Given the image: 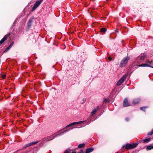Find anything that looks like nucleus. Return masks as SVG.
<instances>
[{
  "mask_svg": "<svg viewBox=\"0 0 153 153\" xmlns=\"http://www.w3.org/2000/svg\"><path fill=\"white\" fill-rule=\"evenodd\" d=\"M79 153H83V150H81Z\"/></svg>",
  "mask_w": 153,
  "mask_h": 153,
  "instance_id": "obj_33",
  "label": "nucleus"
},
{
  "mask_svg": "<svg viewBox=\"0 0 153 153\" xmlns=\"http://www.w3.org/2000/svg\"><path fill=\"white\" fill-rule=\"evenodd\" d=\"M146 56L144 53L141 54L138 56L136 59L135 61V62H137L139 64L141 63L142 61L144 59Z\"/></svg>",
  "mask_w": 153,
  "mask_h": 153,
  "instance_id": "obj_2",
  "label": "nucleus"
},
{
  "mask_svg": "<svg viewBox=\"0 0 153 153\" xmlns=\"http://www.w3.org/2000/svg\"><path fill=\"white\" fill-rule=\"evenodd\" d=\"M115 31L116 32H118V29L117 28H116L115 30Z\"/></svg>",
  "mask_w": 153,
  "mask_h": 153,
  "instance_id": "obj_31",
  "label": "nucleus"
},
{
  "mask_svg": "<svg viewBox=\"0 0 153 153\" xmlns=\"http://www.w3.org/2000/svg\"><path fill=\"white\" fill-rule=\"evenodd\" d=\"M103 102H109V101L107 98H105Z\"/></svg>",
  "mask_w": 153,
  "mask_h": 153,
  "instance_id": "obj_23",
  "label": "nucleus"
},
{
  "mask_svg": "<svg viewBox=\"0 0 153 153\" xmlns=\"http://www.w3.org/2000/svg\"><path fill=\"white\" fill-rule=\"evenodd\" d=\"M8 37V36L7 35H5L0 41V44L3 43L4 42V41L7 39Z\"/></svg>",
  "mask_w": 153,
  "mask_h": 153,
  "instance_id": "obj_8",
  "label": "nucleus"
},
{
  "mask_svg": "<svg viewBox=\"0 0 153 153\" xmlns=\"http://www.w3.org/2000/svg\"><path fill=\"white\" fill-rule=\"evenodd\" d=\"M13 42H12L10 45V46L11 47L13 45Z\"/></svg>",
  "mask_w": 153,
  "mask_h": 153,
  "instance_id": "obj_28",
  "label": "nucleus"
},
{
  "mask_svg": "<svg viewBox=\"0 0 153 153\" xmlns=\"http://www.w3.org/2000/svg\"><path fill=\"white\" fill-rule=\"evenodd\" d=\"M43 0H41L40 1H37L34 4L32 8V11H33L35 10L36 8L41 3L42 1Z\"/></svg>",
  "mask_w": 153,
  "mask_h": 153,
  "instance_id": "obj_4",
  "label": "nucleus"
},
{
  "mask_svg": "<svg viewBox=\"0 0 153 153\" xmlns=\"http://www.w3.org/2000/svg\"><path fill=\"white\" fill-rule=\"evenodd\" d=\"M139 67H150L153 68L152 67L150 66L148 64L145 63V64H142L140 65H139Z\"/></svg>",
  "mask_w": 153,
  "mask_h": 153,
  "instance_id": "obj_12",
  "label": "nucleus"
},
{
  "mask_svg": "<svg viewBox=\"0 0 153 153\" xmlns=\"http://www.w3.org/2000/svg\"><path fill=\"white\" fill-rule=\"evenodd\" d=\"M85 144L84 143H82L81 144H79L78 146V147L79 148H82V147H83L85 146Z\"/></svg>",
  "mask_w": 153,
  "mask_h": 153,
  "instance_id": "obj_18",
  "label": "nucleus"
},
{
  "mask_svg": "<svg viewBox=\"0 0 153 153\" xmlns=\"http://www.w3.org/2000/svg\"><path fill=\"white\" fill-rule=\"evenodd\" d=\"M138 144V143H135L132 145L131 144V149H133L135 148Z\"/></svg>",
  "mask_w": 153,
  "mask_h": 153,
  "instance_id": "obj_13",
  "label": "nucleus"
},
{
  "mask_svg": "<svg viewBox=\"0 0 153 153\" xmlns=\"http://www.w3.org/2000/svg\"><path fill=\"white\" fill-rule=\"evenodd\" d=\"M151 63V62H150L149 61H148L147 62L146 64H148L149 65Z\"/></svg>",
  "mask_w": 153,
  "mask_h": 153,
  "instance_id": "obj_29",
  "label": "nucleus"
},
{
  "mask_svg": "<svg viewBox=\"0 0 153 153\" xmlns=\"http://www.w3.org/2000/svg\"><path fill=\"white\" fill-rule=\"evenodd\" d=\"M106 31V29L105 28H102L101 29V31L102 32H105Z\"/></svg>",
  "mask_w": 153,
  "mask_h": 153,
  "instance_id": "obj_20",
  "label": "nucleus"
},
{
  "mask_svg": "<svg viewBox=\"0 0 153 153\" xmlns=\"http://www.w3.org/2000/svg\"><path fill=\"white\" fill-rule=\"evenodd\" d=\"M85 121H82L77 122H74V125L76 124H78L79 123H82L84 122H85Z\"/></svg>",
  "mask_w": 153,
  "mask_h": 153,
  "instance_id": "obj_19",
  "label": "nucleus"
},
{
  "mask_svg": "<svg viewBox=\"0 0 153 153\" xmlns=\"http://www.w3.org/2000/svg\"><path fill=\"white\" fill-rule=\"evenodd\" d=\"M30 146V143H27V144H25L23 146V148H26V147H28V146Z\"/></svg>",
  "mask_w": 153,
  "mask_h": 153,
  "instance_id": "obj_21",
  "label": "nucleus"
},
{
  "mask_svg": "<svg viewBox=\"0 0 153 153\" xmlns=\"http://www.w3.org/2000/svg\"><path fill=\"white\" fill-rule=\"evenodd\" d=\"M150 138H148L145 139L143 141L144 143H147L150 140Z\"/></svg>",
  "mask_w": 153,
  "mask_h": 153,
  "instance_id": "obj_16",
  "label": "nucleus"
},
{
  "mask_svg": "<svg viewBox=\"0 0 153 153\" xmlns=\"http://www.w3.org/2000/svg\"><path fill=\"white\" fill-rule=\"evenodd\" d=\"M123 106L124 107H127L130 106L129 104L128 103V101L127 99H125L123 101Z\"/></svg>",
  "mask_w": 153,
  "mask_h": 153,
  "instance_id": "obj_6",
  "label": "nucleus"
},
{
  "mask_svg": "<svg viewBox=\"0 0 153 153\" xmlns=\"http://www.w3.org/2000/svg\"><path fill=\"white\" fill-rule=\"evenodd\" d=\"M94 150L93 148L91 147L86 149L85 153H90L92 152Z\"/></svg>",
  "mask_w": 153,
  "mask_h": 153,
  "instance_id": "obj_10",
  "label": "nucleus"
},
{
  "mask_svg": "<svg viewBox=\"0 0 153 153\" xmlns=\"http://www.w3.org/2000/svg\"><path fill=\"white\" fill-rule=\"evenodd\" d=\"M31 23V22L30 20L28 23V26H30V24Z\"/></svg>",
  "mask_w": 153,
  "mask_h": 153,
  "instance_id": "obj_27",
  "label": "nucleus"
},
{
  "mask_svg": "<svg viewBox=\"0 0 153 153\" xmlns=\"http://www.w3.org/2000/svg\"><path fill=\"white\" fill-rule=\"evenodd\" d=\"M74 125V123H72L69 124L68 125V126H66V127H65L66 128H68V127H69V126H73V125Z\"/></svg>",
  "mask_w": 153,
  "mask_h": 153,
  "instance_id": "obj_22",
  "label": "nucleus"
},
{
  "mask_svg": "<svg viewBox=\"0 0 153 153\" xmlns=\"http://www.w3.org/2000/svg\"><path fill=\"white\" fill-rule=\"evenodd\" d=\"M153 134V132L152 131L151 132L149 133L148 134V135H152Z\"/></svg>",
  "mask_w": 153,
  "mask_h": 153,
  "instance_id": "obj_26",
  "label": "nucleus"
},
{
  "mask_svg": "<svg viewBox=\"0 0 153 153\" xmlns=\"http://www.w3.org/2000/svg\"><path fill=\"white\" fill-rule=\"evenodd\" d=\"M38 142H39V141H34L33 142H31V143H30V145L31 146V145H33V144H36Z\"/></svg>",
  "mask_w": 153,
  "mask_h": 153,
  "instance_id": "obj_17",
  "label": "nucleus"
},
{
  "mask_svg": "<svg viewBox=\"0 0 153 153\" xmlns=\"http://www.w3.org/2000/svg\"><path fill=\"white\" fill-rule=\"evenodd\" d=\"M153 149V146H147L146 148V149L147 150H151Z\"/></svg>",
  "mask_w": 153,
  "mask_h": 153,
  "instance_id": "obj_15",
  "label": "nucleus"
},
{
  "mask_svg": "<svg viewBox=\"0 0 153 153\" xmlns=\"http://www.w3.org/2000/svg\"><path fill=\"white\" fill-rule=\"evenodd\" d=\"M140 100L139 98L135 99L132 101V103L134 105L138 104L140 102Z\"/></svg>",
  "mask_w": 153,
  "mask_h": 153,
  "instance_id": "obj_9",
  "label": "nucleus"
},
{
  "mask_svg": "<svg viewBox=\"0 0 153 153\" xmlns=\"http://www.w3.org/2000/svg\"><path fill=\"white\" fill-rule=\"evenodd\" d=\"M2 78H3V79H4L5 78V77H6V75H3L2 76Z\"/></svg>",
  "mask_w": 153,
  "mask_h": 153,
  "instance_id": "obj_30",
  "label": "nucleus"
},
{
  "mask_svg": "<svg viewBox=\"0 0 153 153\" xmlns=\"http://www.w3.org/2000/svg\"><path fill=\"white\" fill-rule=\"evenodd\" d=\"M108 59H109V60H111V58L110 57H108Z\"/></svg>",
  "mask_w": 153,
  "mask_h": 153,
  "instance_id": "obj_34",
  "label": "nucleus"
},
{
  "mask_svg": "<svg viewBox=\"0 0 153 153\" xmlns=\"http://www.w3.org/2000/svg\"><path fill=\"white\" fill-rule=\"evenodd\" d=\"M146 108H147V107H142L140 108V109L144 111V109Z\"/></svg>",
  "mask_w": 153,
  "mask_h": 153,
  "instance_id": "obj_24",
  "label": "nucleus"
},
{
  "mask_svg": "<svg viewBox=\"0 0 153 153\" xmlns=\"http://www.w3.org/2000/svg\"><path fill=\"white\" fill-rule=\"evenodd\" d=\"M117 153H118V152H117Z\"/></svg>",
  "mask_w": 153,
  "mask_h": 153,
  "instance_id": "obj_38",
  "label": "nucleus"
},
{
  "mask_svg": "<svg viewBox=\"0 0 153 153\" xmlns=\"http://www.w3.org/2000/svg\"><path fill=\"white\" fill-rule=\"evenodd\" d=\"M11 48V47L10 46L8 47L6 49L5 51H6V52L8 51Z\"/></svg>",
  "mask_w": 153,
  "mask_h": 153,
  "instance_id": "obj_25",
  "label": "nucleus"
},
{
  "mask_svg": "<svg viewBox=\"0 0 153 153\" xmlns=\"http://www.w3.org/2000/svg\"><path fill=\"white\" fill-rule=\"evenodd\" d=\"M67 131H66L65 132H66Z\"/></svg>",
  "mask_w": 153,
  "mask_h": 153,
  "instance_id": "obj_36",
  "label": "nucleus"
},
{
  "mask_svg": "<svg viewBox=\"0 0 153 153\" xmlns=\"http://www.w3.org/2000/svg\"><path fill=\"white\" fill-rule=\"evenodd\" d=\"M152 131H153V129H152Z\"/></svg>",
  "mask_w": 153,
  "mask_h": 153,
  "instance_id": "obj_37",
  "label": "nucleus"
},
{
  "mask_svg": "<svg viewBox=\"0 0 153 153\" xmlns=\"http://www.w3.org/2000/svg\"><path fill=\"white\" fill-rule=\"evenodd\" d=\"M125 147V149H131V144L129 143H127L125 145H123L122 147V148Z\"/></svg>",
  "mask_w": 153,
  "mask_h": 153,
  "instance_id": "obj_5",
  "label": "nucleus"
},
{
  "mask_svg": "<svg viewBox=\"0 0 153 153\" xmlns=\"http://www.w3.org/2000/svg\"><path fill=\"white\" fill-rule=\"evenodd\" d=\"M84 101H85V99H84Z\"/></svg>",
  "mask_w": 153,
  "mask_h": 153,
  "instance_id": "obj_35",
  "label": "nucleus"
},
{
  "mask_svg": "<svg viewBox=\"0 0 153 153\" xmlns=\"http://www.w3.org/2000/svg\"><path fill=\"white\" fill-rule=\"evenodd\" d=\"M63 133L64 132L61 133H60V134H57V135H55V136H51V137H48V140H52L55 137H57L58 135H62Z\"/></svg>",
  "mask_w": 153,
  "mask_h": 153,
  "instance_id": "obj_7",
  "label": "nucleus"
},
{
  "mask_svg": "<svg viewBox=\"0 0 153 153\" xmlns=\"http://www.w3.org/2000/svg\"><path fill=\"white\" fill-rule=\"evenodd\" d=\"M126 121H128L129 120V119L128 118H126Z\"/></svg>",
  "mask_w": 153,
  "mask_h": 153,
  "instance_id": "obj_32",
  "label": "nucleus"
},
{
  "mask_svg": "<svg viewBox=\"0 0 153 153\" xmlns=\"http://www.w3.org/2000/svg\"><path fill=\"white\" fill-rule=\"evenodd\" d=\"M76 152H72L71 153V150L69 148H68L65 150L64 153H76Z\"/></svg>",
  "mask_w": 153,
  "mask_h": 153,
  "instance_id": "obj_11",
  "label": "nucleus"
},
{
  "mask_svg": "<svg viewBox=\"0 0 153 153\" xmlns=\"http://www.w3.org/2000/svg\"><path fill=\"white\" fill-rule=\"evenodd\" d=\"M98 109V107H97L96 108L93 110L91 113L92 115H93L95 114V113L97 111Z\"/></svg>",
  "mask_w": 153,
  "mask_h": 153,
  "instance_id": "obj_14",
  "label": "nucleus"
},
{
  "mask_svg": "<svg viewBox=\"0 0 153 153\" xmlns=\"http://www.w3.org/2000/svg\"><path fill=\"white\" fill-rule=\"evenodd\" d=\"M127 77V74L124 75L117 82V85L119 86L126 79Z\"/></svg>",
  "mask_w": 153,
  "mask_h": 153,
  "instance_id": "obj_3",
  "label": "nucleus"
},
{
  "mask_svg": "<svg viewBox=\"0 0 153 153\" xmlns=\"http://www.w3.org/2000/svg\"><path fill=\"white\" fill-rule=\"evenodd\" d=\"M130 59L129 56H127L125 57L121 61L120 64V67L122 68L126 66Z\"/></svg>",
  "mask_w": 153,
  "mask_h": 153,
  "instance_id": "obj_1",
  "label": "nucleus"
}]
</instances>
